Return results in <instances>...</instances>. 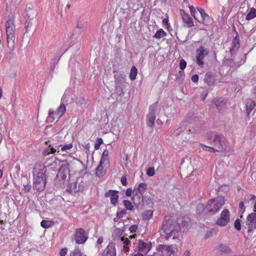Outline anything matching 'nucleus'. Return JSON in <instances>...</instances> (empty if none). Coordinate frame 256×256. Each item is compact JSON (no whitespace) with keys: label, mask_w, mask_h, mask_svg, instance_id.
I'll use <instances>...</instances> for the list:
<instances>
[{"label":"nucleus","mask_w":256,"mask_h":256,"mask_svg":"<svg viewBox=\"0 0 256 256\" xmlns=\"http://www.w3.org/2000/svg\"><path fill=\"white\" fill-rule=\"evenodd\" d=\"M206 138L210 144L215 148H210L213 152H228L229 150L226 146V140L222 134L216 132H210L206 134Z\"/></svg>","instance_id":"obj_1"},{"label":"nucleus","mask_w":256,"mask_h":256,"mask_svg":"<svg viewBox=\"0 0 256 256\" xmlns=\"http://www.w3.org/2000/svg\"><path fill=\"white\" fill-rule=\"evenodd\" d=\"M46 166L40 168L36 174H34L33 188L38 192L44 190L47 178Z\"/></svg>","instance_id":"obj_2"},{"label":"nucleus","mask_w":256,"mask_h":256,"mask_svg":"<svg viewBox=\"0 0 256 256\" xmlns=\"http://www.w3.org/2000/svg\"><path fill=\"white\" fill-rule=\"evenodd\" d=\"M176 221L172 220H164L162 222V229L167 234L166 239L172 236L173 239L177 238L181 232V229L180 226L176 224Z\"/></svg>","instance_id":"obj_3"},{"label":"nucleus","mask_w":256,"mask_h":256,"mask_svg":"<svg viewBox=\"0 0 256 256\" xmlns=\"http://www.w3.org/2000/svg\"><path fill=\"white\" fill-rule=\"evenodd\" d=\"M8 46L12 51L15 48V31L16 27L14 20L8 19L5 24Z\"/></svg>","instance_id":"obj_4"},{"label":"nucleus","mask_w":256,"mask_h":256,"mask_svg":"<svg viewBox=\"0 0 256 256\" xmlns=\"http://www.w3.org/2000/svg\"><path fill=\"white\" fill-rule=\"evenodd\" d=\"M225 199L223 196H218L210 200L206 206V211L214 214L222 208L224 204Z\"/></svg>","instance_id":"obj_5"},{"label":"nucleus","mask_w":256,"mask_h":256,"mask_svg":"<svg viewBox=\"0 0 256 256\" xmlns=\"http://www.w3.org/2000/svg\"><path fill=\"white\" fill-rule=\"evenodd\" d=\"M246 225L248 226V234L244 235L246 240H250L254 237V231L256 229V213H251L246 217Z\"/></svg>","instance_id":"obj_6"},{"label":"nucleus","mask_w":256,"mask_h":256,"mask_svg":"<svg viewBox=\"0 0 256 256\" xmlns=\"http://www.w3.org/2000/svg\"><path fill=\"white\" fill-rule=\"evenodd\" d=\"M62 162L63 164L60 168L56 178H60L62 180H65L67 176H68V178L70 177V164L67 160H62Z\"/></svg>","instance_id":"obj_7"},{"label":"nucleus","mask_w":256,"mask_h":256,"mask_svg":"<svg viewBox=\"0 0 256 256\" xmlns=\"http://www.w3.org/2000/svg\"><path fill=\"white\" fill-rule=\"evenodd\" d=\"M197 55L196 56V62L201 68L204 66V62L203 59L205 56L208 54V50L205 48L203 46H200L196 50Z\"/></svg>","instance_id":"obj_8"},{"label":"nucleus","mask_w":256,"mask_h":256,"mask_svg":"<svg viewBox=\"0 0 256 256\" xmlns=\"http://www.w3.org/2000/svg\"><path fill=\"white\" fill-rule=\"evenodd\" d=\"M46 144L48 145V147L44 150L42 152L44 156L54 154L56 152H60V148L62 146V145L56 144V142H52L50 140L46 142Z\"/></svg>","instance_id":"obj_9"},{"label":"nucleus","mask_w":256,"mask_h":256,"mask_svg":"<svg viewBox=\"0 0 256 256\" xmlns=\"http://www.w3.org/2000/svg\"><path fill=\"white\" fill-rule=\"evenodd\" d=\"M230 220V212L228 209H224L217 220L216 224L220 226H224L228 224Z\"/></svg>","instance_id":"obj_10"},{"label":"nucleus","mask_w":256,"mask_h":256,"mask_svg":"<svg viewBox=\"0 0 256 256\" xmlns=\"http://www.w3.org/2000/svg\"><path fill=\"white\" fill-rule=\"evenodd\" d=\"M132 198L134 205L138 210H142L144 207V196L142 194L134 192Z\"/></svg>","instance_id":"obj_11"},{"label":"nucleus","mask_w":256,"mask_h":256,"mask_svg":"<svg viewBox=\"0 0 256 256\" xmlns=\"http://www.w3.org/2000/svg\"><path fill=\"white\" fill-rule=\"evenodd\" d=\"M88 238V236L86 234L85 230L82 228H77L76 232L75 240L78 244L85 243Z\"/></svg>","instance_id":"obj_12"},{"label":"nucleus","mask_w":256,"mask_h":256,"mask_svg":"<svg viewBox=\"0 0 256 256\" xmlns=\"http://www.w3.org/2000/svg\"><path fill=\"white\" fill-rule=\"evenodd\" d=\"M190 219L189 218L186 216H180L178 218L177 220L176 221V224L177 226H180L181 229V232L185 230L186 228H187L190 224Z\"/></svg>","instance_id":"obj_13"},{"label":"nucleus","mask_w":256,"mask_h":256,"mask_svg":"<svg viewBox=\"0 0 256 256\" xmlns=\"http://www.w3.org/2000/svg\"><path fill=\"white\" fill-rule=\"evenodd\" d=\"M32 10L29 8L27 9L26 11V16L29 18L30 19H28L26 20L24 24V33H27L29 31V28H30L32 26V20L35 16V12H33L32 14H31V12Z\"/></svg>","instance_id":"obj_14"},{"label":"nucleus","mask_w":256,"mask_h":256,"mask_svg":"<svg viewBox=\"0 0 256 256\" xmlns=\"http://www.w3.org/2000/svg\"><path fill=\"white\" fill-rule=\"evenodd\" d=\"M118 191L116 190H110L104 194L106 198L110 196V203L116 206L118 203L119 196L118 194Z\"/></svg>","instance_id":"obj_15"},{"label":"nucleus","mask_w":256,"mask_h":256,"mask_svg":"<svg viewBox=\"0 0 256 256\" xmlns=\"http://www.w3.org/2000/svg\"><path fill=\"white\" fill-rule=\"evenodd\" d=\"M116 244L113 242L109 243L102 252V256H116Z\"/></svg>","instance_id":"obj_16"},{"label":"nucleus","mask_w":256,"mask_h":256,"mask_svg":"<svg viewBox=\"0 0 256 256\" xmlns=\"http://www.w3.org/2000/svg\"><path fill=\"white\" fill-rule=\"evenodd\" d=\"M186 128L183 126H180L174 132V135L176 136H179L181 134L182 136L186 134H190L196 133L197 130L194 128L192 129H188V130H185Z\"/></svg>","instance_id":"obj_17"},{"label":"nucleus","mask_w":256,"mask_h":256,"mask_svg":"<svg viewBox=\"0 0 256 256\" xmlns=\"http://www.w3.org/2000/svg\"><path fill=\"white\" fill-rule=\"evenodd\" d=\"M180 14L184 22L188 28H191L194 26V22L192 18H191L190 16L186 14L184 10H180Z\"/></svg>","instance_id":"obj_18"},{"label":"nucleus","mask_w":256,"mask_h":256,"mask_svg":"<svg viewBox=\"0 0 256 256\" xmlns=\"http://www.w3.org/2000/svg\"><path fill=\"white\" fill-rule=\"evenodd\" d=\"M226 103V100L223 98H217L213 100V104L219 112L224 108Z\"/></svg>","instance_id":"obj_19"},{"label":"nucleus","mask_w":256,"mask_h":256,"mask_svg":"<svg viewBox=\"0 0 256 256\" xmlns=\"http://www.w3.org/2000/svg\"><path fill=\"white\" fill-rule=\"evenodd\" d=\"M152 246V243L150 242L146 243L142 240H138V250L139 252H143L144 249L147 248V252H148L150 250Z\"/></svg>","instance_id":"obj_20"},{"label":"nucleus","mask_w":256,"mask_h":256,"mask_svg":"<svg viewBox=\"0 0 256 256\" xmlns=\"http://www.w3.org/2000/svg\"><path fill=\"white\" fill-rule=\"evenodd\" d=\"M232 47L230 50V52L232 54V52L236 49V50L240 48V38L238 33L236 32V36L234 38L232 42Z\"/></svg>","instance_id":"obj_21"},{"label":"nucleus","mask_w":256,"mask_h":256,"mask_svg":"<svg viewBox=\"0 0 256 256\" xmlns=\"http://www.w3.org/2000/svg\"><path fill=\"white\" fill-rule=\"evenodd\" d=\"M256 106L255 102L252 99H248L246 102V106L247 116H248L250 112Z\"/></svg>","instance_id":"obj_22"},{"label":"nucleus","mask_w":256,"mask_h":256,"mask_svg":"<svg viewBox=\"0 0 256 256\" xmlns=\"http://www.w3.org/2000/svg\"><path fill=\"white\" fill-rule=\"evenodd\" d=\"M116 85H123L125 82V76L123 74L117 72L114 75Z\"/></svg>","instance_id":"obj_23"},{"label":"nucleus","mask_w":256,"mask_h":256,"mask_svg":"<svg viewBox=\"0 0 256 256\" xmlns=\"http://www.w3.org/2000/svg\"><path fill=\"white\" fill-rule=\"evenodd\" d=\"M102 162H100L98 166L96 169V174L99 178L102 177L106 174V170H104L102 166Z\"/></svg>","instance_id":"obj_24"},{"label":"nucleus","mask_w":256,"mask_h":256,"mask_svg":"<svg viewBox=\"0 0 256 256\" xmlns=\"http://www.w3.org/2000/svg\"><path fill=\"white\" fill-rule=\"evenodd\" d=\"M147 189V184L144 182H142L139 184L138 186V188H136L134 190H133V194H134V192H136L141 194H144L145 190Z\"/></svg>","instance_id":"obj_25"},{"label":"nucleus","mask_w":256,"mask_h":256,"mask_svg":"<svg viewBox=\"0 0 256 256\" xmlns=\"http://www.w3.org/2000/svg\"><path fill=\"white\" fill-rule=\"evenodd\" d=\"M66 111V106L63 103H61L59 107L55 111L56 116H58V120L61 118L65 113Z\"/></svg>","instance_id":"obj_26"},{"label":"nucleus","mask_w":256,"mask_h":256,"mask_svg":"<svg viewBox=\"0 0 256 256\" xmlns=\"http://www.w3.org/2000/svg\"><path fill=\"white\" fill-rule=\"evenodd\" d=\"M66 192L70 194L76 193L79 190H78L76 187V183L72 182L69 183L66 188Z\"/></svg>","instance_id":"obj_27"},{"label":"nucleus","mask_w":256,"mask_h":256,"mask_svg":"<svg viewBox=\"0 0 256 256\" xmlns=\"http://www.w3.org/2000/svg\"><path fill=\"white\" fill-rule=\"evenodd\" d=\"M156 116L151 114H148L146 116V124L148 126L153 128L154 126Z\"/></svg>","instance_id":"obj_28"},{"label":"nucleus","mask_w":256,"mask_h":256,"mask_svg":"<svg viewBox=\"0 0 256 256\" xmlns=\"http://www.w3.org/2000/svg\"><path fill=\"white\" fill-rule=\"evenodd\" d=\"M48 116L46 120V122L51 123L53 122L55 120V116H56V114L54 110L52 109H50L48 113Z\"/></svg>","instance_id":"obj_29"},{"label":"nucleus","mask_w":256,"mask_h":256,"mask_svg":"<svg viewBox=\"0 0 256 256\" xmlns=\"http://www.w3.org/2000/svg\"><path fill=\"white\" fill-rule=\"evenodd\" d=\"M202 22L205 25H210L213 22V19L207 14L202 16Z\"/></svg>","instance_id":"obj_30"},{"label":"nucleus","mask_w":256,"mask_h":256,"mask_svg":"<svg viewBox=\"0 0 256 256\" xmlns=\"http://www.w3.org/2000/svg\"><path fill=\"white\" fill-rule=\"evenodd\" d=\"M212 72H208L206 73L204 76V80L209 86H211L214 84L212 81Z\"/></svg>","instance_id":"obj_31"},{"label":"nucleus","mask_w":256,"mask_h":256,"mask_svg":"<svg viewBox=\"0 0 256 256\" xmlns=\"http://www.w3.org/2000/svg\"><path fill=\"white\" fill-rule=\"evenodd\" d=\"M171 245L166 246L164 244H160L158 246L156 250L158 252H166L167 254L169 253V250H170Z\"/></svg>","instance_id":"obj_32"},{"label":"nucleus","mask_w":256,"mask_h":256,"mask_svg":"<svg viewBox=\"0 0 256 256\" xmlns=\"http://www.w3.org/2000/svg\"><path fill=\"white\" fill-rule=\"evenodd\" d=\"M166 35V33L164 30L163 29L160 28L158 30L154 35L153 38L156 39H160Z\"/></svg>","instance_id":"obj_33"},{"label":"nucleus","mask_w":256,"mask_h":256,"mask_svg":"<svg viewBox=\"0 0 256 256\" xmlns=\"http://www.w3.org/2000/svg\"><path fill=\"white\" fill-rule=\"evenodd\" d=\"M138 74L137 68L135 66H132L131 68L130 74V78L132 80H136V76Z\"/></svg>","instance_id":"obj_34"},{"label":"nucleus","mask_w":256,"mask_h":256,"mask_svg":"<svg viewBox=\"0 0 256 256\" xmlns=\"http://www.w3.org/2000/svg\"><path fill=\"white\" fill-rule=\"evenodd\" d=\"M100 162H102V164H104V162H109L108 152L106 149L104 150V151L103 152Z\"/></svg>","instance_id":"obj_35"},{"label":"nucleus","mask_w":256,"mask_h":256,"mask_svg":"<svg viewBox=\"0 0 256 256\" xmlns=\"http://www.w3.org/2000/svg\"><path fill=\"white\" fill-rule=\"evenodd\" d=\"M54 224L52 220H42L40 222V225L43 228H47L51 227Z\"/></svg>","instance_id":"obj_36"},{"label":"nucleus","mask_w":256,"mask_h":256,"mask_svg":"<svg viewBox=\"0 0 256 256\" xmlns=\"http://www.w3.org/2000/svg\"><path fill=\"white\" fill-rule=\"evenodd\" d=\"M218 250L223 252L226 254H230L232 250L230 248L226 245L224 244H220L218 246Z\"/></svg>","instance_id":"obj_37"},{"label":"nucleus","mask_w":256,"mask_h":256,"mask_svg":"<svg viewBox=\"0 0 256 256\" xmlns=\"http://www.w3.org/2000/svg\"><path fill=\"white\" fill-rule=\"evenodd\" d=\"M256 17V10L254 8H252L250 12L247 14L246 16V20H250Z\"/></svg>","instance_id":"obj_38"},{"label":"nucleus","mask_w":256,"mask_h":256,"mask_svg":"<svg viewBox=\"0 0 256 256\" xmlns=\"http://www.w3.org/2000/svg\"><path fill=\"white\" fill-rule=\"evenodd\" d=\"M122 234V230L120 228H116L112 234V237L114 239L118 238Z\"/></svg>","instance_id":"obj_39"},{"label":"nucleus","mask_w":256,"mask_h":256,"mask_svg":"<svg viewBox=\"0 0 256 256\" xmlns=\"http://www.w3.org/2000/svg\"><path fill=\"white\" fill-rule=\"evenodd\" d=\"M153 216V211L152 210H148L145 213L142 214V218L144 220H150Z\"/></svg>","instance_id":"obj_40"},{"label":"nucleus","mask_w":256,"mask_h":256,"mask_svg":"<svg viewBox=\"0 0 256 256\" xmlns=\"http://www.w3.org/2000/svg\"><path fill=\"white\" fill-rule=\"evenodd\" d=\"M122 86L123 85H116V93L119 96H123L124 94Z\"/></svg>","instance_id":"obj_41"},{"label":"nucleus","mask_w":256,"mask_h":256,"mask_svg":"<svg viewBox=\"0 0 256 256\" xmlns=\"http://www.w3.org/2000/svg\"><path fill=\"white\" fill-rule=\"evenodd\" d=\"M157 106H158V102H156L153 104H152L151 106H150V108H149V112L148 114H151L152 115L156 116V109L157 108Z\"/></svg>","instance_id":"obj_42"},{"label":"nucleus","mask_w":256,"mask_h":256,"mask_svg":"<svg viewBox=\"0 0 256 256\" xmlns=\"http://www.w3.org/2000/svg\"><path fill=\"white\" fill-rule=\"evenodd\" d=\"M124 204L126 208V210H132L133 209V206L132 205V203L130 201L128 200H124Z\"/></svg>","instance_id":"obj_43"},{"label":"nucleus","mask_w":256,"mask_h":256,"mask_svg":"<svg viewBox=\"0 0 256 256\" xmlns=\"http://www.w3.org/2000/svg\"><path fill=\"white\" fill-rule=\"evenodd\" d=\"M206 210V206L202 204H199L196 206V212L198 214H200L204 211Z\"/></svg>","instance_id":"obj_44"},{"label":"nucleus","mask_w":256,"mask_h":256,"mask_svg":"<svg viewBox=\"0 0 256 256\" xmlns=\"http://www.w3.org/2000/svg\"><path fill=\"white\" fill-rule=\"evenodd\" d=\"M126 214V210L124 209L122 210L120 212H116V218H114V221L116 222V218H121Z\"/></svg>","instance_id":"obj_45"},{"label":"nucleus","mask_w":256,"mask_h":256,"mask_svg":"<svg viewBox=\"0 0 256 256\" xmlns=\"http://www.w3.org/2000/svg\"><path fill=\"white\" fill-rule=\"evenodd\" d=\"M256 198V196L254 194H250L246 195L244 198V200L245 202H249L250 200H252Z\"/></svg>","instance_id":"obj_46"},{"label":"nucleus","mask_w":256,"mask_h":256,"mask_svg":"<svg viewBox=\"0 0 256 256\" xmlns=\"http://www.w3.org/2000/svg\"><path fill=\"white\" fill-rule=\"evenodd\" d=\"M234 228L238 230H241V224L240 220V219H236L234 223Z\"/></svg>","instance_id":"obj_47"},{"label":"nucleus","mask_w":256,"mask_h":256,"mask_svg":"<svg viewBox=\"0 0 256 256\" xmlns=\"http://www.w3.org/2000/svg\"><path fill=\"white\" fill-rule=\"evenodd\" d=\"M146 174L149 176H152L155 174V170L154 168L150 167L147 169Z\"/></svg>","instance_id":"obj_48"},{"label":"nucleus","mask_w":256,"mask_h":256,"mask_svg":"<svg viewBox=\"0 0 256 256\" xmlns=\"http://www.w3.org/2000/svg\"><path fill=\"white\" fill-rule=\"evenodd\" d=\"M189 8H190L192 16H194L195 19L197 20V18L196 17V14H198V12L196 11L194 7L192 6H189Z\"/></svg>","instance_id":"obj_49"},{"label":"nucleus","mask_w":256,"mask_h":256,"mask_svg":"<svg viewBox=\"0 0 256 256\" xmlns=\"http://www.w3.org/2000/svg\"><path fill=\"white\" fill-rule=\"evenodd\" d=\"M31 188L32 186L30 184V182H29L27 184H24L23 190L26 193L29 192L31 190Z\"/></svg>","instance_id":"obj_50"},{"label":"nucleus","mask_w":256,"mask_h":256,"mask_svg":"<svg viewBox=\"0 0 256 256\" xmlns=\"http://www.w3.org/2000/svg\"><path fill=\"white\" fill-rule=\"evenodd\" d=\"M186 62L184 59H181L180 62V68L182 70H184L186 66Z\"/></svg>","instance_id":"obj_51"},{"label":"nucleus","mask_w":256,"mask_h":256,"mask_svg":"<svg viewBox=\"0 0 256 256\" xmlns=\"http://www.w3.org/2000/svg\"><path fill=\"white\" fill-rule=\"evenodd\" d=\"M61 150L66 151L68 150H70L72 147V144H66L63 146H62Z\"/></svg>","instance_id":"obj_52"},{"label":"nucleus","mask_w":256,"mask_h":256,"mask_svg":"<svg viewBox=\"0 0 256 256\" xmlns=\"http://www.w3.org/2000/svg\"><path fill=\"white\" fill-rule=\"evenodd\" d=\"M84 22H82L80 18H78L77 21L76 28L79 29L82 28L84 26Z\"/></svg>","instance_id":"obj_53"},{"label":"nucleus","mask_w":256,"mask_h":256,"mask_svg":"<svg viewBox=\"0 0 256 256\" xmlns=\"http://www.w3.org/2000/svg\"><path fill=\"white\" fill-rule=\"evenodd\" d=\"M120 240L122 242H124V244L128 245L130 244V241L128 238L122 236L120 238Z\"/></svg>","instance_id":"obj_54"},{"label":"nucleus","mask_w":256,"mask_h":256,"mask_svg":"<svg viewBox=\"0 0 256 256\" xmlns=\"http://www.w3.org/2000/svg\"><path fill=\"white\" fill-rule=\"evenodd\" d=\"M162 24L164 26H166V28L167 29H168V28H170V24L168 23V17L164 18L162 20Z\"/></svg>","instance_id":"obj_55"},{"label":"nucleus","mask_w":256,"mask_h":256,"mask_svg":"<svg viewBox=\"0 0 256 256\" xmlns=\"http://www.w3.org/2000/svg\"><path fill=\"white\" fill-rule=\"evenodd\" d=\"M200 146H201V148L203 150H207V151L213 152V151L212 150H210V148H214V147L208 146H206L204 144H201Z\"/></svg>","instance_id":"obj_56"},{"label":"nucleus","mask_w":256,"mask_h":256,"mask_svg":"<svg viewBox=\"0 0 256 256\" xmlns=\"http://www.w3.org/2000/svg\"><path fill=\"white\" fill-rule=\"evenodd\" d=\"M120 182L123 186H126L127 182H126V176L124 175L121 178Z\"/></svg>","instance_id":"obj_57"},{"label":"nucleus","mask_w":256,"mask_h":256,"mask_svg":"<svg viewBox=\"0 0 256 256\" xmlns=\"http://www.w3.org/2000/svg\"><path fill=\"white\" fill-rule=\"evenodd\" d=\"M138 229V226L136 224L132 225L129 228V230L131 232H134L136 231Z\"/></svg>","instance_id":"obj_58"},{"label":"nucleus","mask_w":256,"mask_h":256,"mask_svg":"<svg viewBox=\"0 0 256 256\" xmlns=\"http://www.w3.org/2000/svg\"><path fill=\"white\" fill-rule=\"evenodd\" d=\"M71 256H82L81 252L80 250L76 248L72 253V254Z\"/></svg>","instance_id":"obj_59"},{"label":"nucleus","mask_w":256,"mask_h":256,"mask_svg":"<svg viewBox=\"0 0 256 256\" xmlns=\"http://www.w3.org/2000/svg\"><path fill=\"white\" fill-rule=\"evenodd\" d=\"M68 252V248H62L60 250V256H65Z\"/></svg>","instance_id":"obj_60"},{"label":"nucleus","mask_w":256,"mask_h":256,"mask_svg":"<svg viewBox=\"0 0 256 256\" xmlns=\"http://www.w3.org/2000/svg\"><path fill=\"white\" fill-rule=\"evenodd\" d=\"M132 193L133 194V190H132L130 188H128L126 189V196H132Z\"/></svg>","instance_id":"obj_61"},{"label":"nucleus","mask_w":256,"mask_h":256,"mask_svg":"<svg viewBox=\"0 0 256 256\" xmlns=\"http://www.w3.org/2000/svg\"><path fill=\"white\" fill-rule=\"evenodd\" d=\"M192 80L194 82H197L198 80V76L196 74H194L192 77Z\"/></svg>","instance_id":"obj_62"},{"label":"nucleus","mask_w":256,"mask_h":256,"mask_svg":"<svg viewBox=\"0 0 256 256\" xmlns=\"http://www.w3.org/2000/svg\"><path fill=\"white\" fill-rule=\"evenodd\" d=\"M239 208L242 210V212H244V211L246 210V208L244 206V203L243 202H241L239 204Z\"/></svg>","instance_id":"obj_63"},{"label":"nucleus","mask_w":256,"mask_h":256,"mask_svg":"<svg viewBox=\"0 0 256 256\" xmlns=\"http://www.w3.org/2000/svg\"><path fill=\"white\" fill-rule=\"evenodd\" d=\"M197 9L198 10L199 13L200 14L201 18L202 17V16H204V14H206L203 8H198Z\"/></svg>","instance_id":"obj_64"}]
</instances>
